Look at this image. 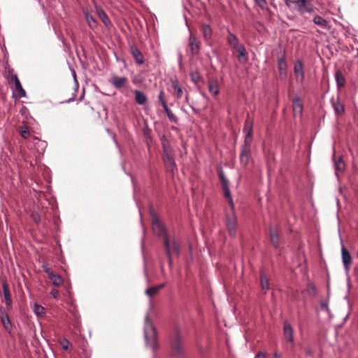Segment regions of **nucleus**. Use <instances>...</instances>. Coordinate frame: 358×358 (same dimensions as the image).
Here are the masks:
<instances>
[{
  "mask_svg": "<svg viewBox=\"0 0 358 358\" xmlns=\"http://www.w3.org/2000/svg\"><path fill=\"white\" fill-rule=\"evenodd\" d=\"M171 355L173 357L180 358L185 354L184 341L179 331L171 339Z\"/></svg>",
  "mask_w": 358,
  "mask_h": 358,
  "instance_id": "f257e3e1",
  "label": "nucleus"
},
{
  "mask_svg": "<svg viewBox=\"0 0 358 358\" xmlns=\"http://www.w3.org/2000/svg\"><path fill=\"white\" fill-rule=\"evenodd\" d=\"M144 334L147 345L151 348L153 350H156L158 347L157 342V331L153 324L149 321L148 317H146Z\"/></svg>",
  "mask_w": 358,
  "mask_h": 358,
  "instance_id": "f03ea898",
  "label": "nucleus"
},
{
  "mask_svg": "<svg viewBox=\"0 0 358 358\" xmlns=\"http://www.w3.org/2000/svg\"><path fill=\"white\" fill-rule=\"evenodd\" d=\"M164 245L166 250V253L169 259L170 266L172 264V255L180 254V243L175 238H170L168 236H164Z\"/></svg>",
  "mask_w": 358,
  "mask_h": 358,
  "instance_id": "7ed1b4c3",
  "label": "nucleus"
},
{
  "mask_svg": "<svg viewBox=\"0 0 358 358\" xmlns=\"http://www.w3.org/2000/svg\"><path fill=\"white\" fill-rule=\"evenodd\" d=\"M229 206H230V208L227 212V214H226V224H227L229 234L231 236H234L236 233L237 219H236V214L234 213V203L232 202V205H229Z\"/></svg>",
  "mask_w": 358,
  "mask_h": 358,
  "instance_id": "20e7f679",
  "label": "nucleus"
},
{
  "mask_svg": "<svg viewBox=\"0 0 358 358\" xmlns=\"http://www.w3.org/2000/svg\"><path fill=\"white\" fill-rule=\"evenodd\" d=\"M292 4L294 6L293 8L301 14L313 12V8L308 0H290V8H292Z\"/></svg>",
  "mask_w": 358,
  "mask_h": 358,
  "instance_id": "39448f33",
  "label": "nucleus"
},
{
  "mask_svg": "<svg viewBox=\"0 0 358 358\" xmlns=\"http://www.w3.org/2000/svg\"><path fill=\"white\" fill-rule=\"evenodd\" d=\"M283 336L285 341L289 343L291 347L293 348L294 345V329L287 321L285 322L283 324Z\"/></svg>",
  "mask_w": 358,
  "mask_h": 358,
  "instance_id": "423d86ee",
  "label": "nucleus"
},
{
  "mask_svg": "<svg viewBox=\"0 0 358 358\" xmlns=\"http://www.w3.org/2000/svg\"><path fill=\"white\" fill-rule=\"evenodd\" d=\"M152 230L155 234L158 236H162L164 239V236H167L164 226L160 223L156 216H153L152 218Z\"/></svg>",
  "mask_w": 358,
  "mask_h": 358,
  "instance_id": "0eeeda50",
  "label": "nucleus"
},
{
  "mask_svg": "<svg viewBox=\"0 0 358 358\" xmlns=\"http://www.w3.org/2000/svg\"><path fill=\"white\" fill-rule=\"evenodd\" d=\"M250 143H244V145L242 146L241 153L240 155L241 163L245 166L248 165L250 159Z\"/></svg>",
  "mask_w": 358,
  "mask_h": 358,
  "instance_id": "6e6552de",
  "label": "nucleus"
},
{
  "mask_svg": "<svg viewBox=\"0 0 358 358\" xmlns=\"http://www.w3.org/2000/svg\"><path fill=\"white\" fill-rule=\"evenodd\" d=\"M44 271L48 274L52 285L56 287H59L63 284V278L59 275L54 273L50 268L45 267Z\"/></svg>",
  "mask_w": 358,
  "mask_h": 358,
  "instance_id": "1a4fd4ad",
  "label": "nucleus"
},
{
  "mask_svg": "<svg viewBox=\"0 0 358 358\" xmlns=\"http://www.w3.org/2000/svg\"><path fill=\"white\" fill-rule=\"evenodd\" d=\"M294 71L296 82L301 83L304 80V71L303 63L301 61L299 60L295 62Z\"/></svg>",
  "mask_w": 358,
  "mask_h": 358,
  "instance_id": "9d476101",
  "label": "nucleus"
},
{
  "mask_svg": "<svg viewBox=\"0 0 358 358\" xmlns=\"http://www.w3.org/2000/svg\"><path fill=\"white\" fill-rule=\"evenodd\" d=\"M292 108L294 116H301L303 113V103L299 97H295L292 100Z\"/></svg>",
  "mask_w": 358,
  "mask_h": 358,
  "instance_id": "9b49d317",
  "label": "nucleus"
},
{
  "mask_svg": "<svg viewBox=\"0 0 358 358\" xmlns=\"http://www.w3.org/2000/svg\"><path fill=\"white\" fill-rule=\"evenodd\" d=\"M244 131L245 132V143H250L252 135V122L249 119H247L245 122Z\"/></svg>",
  "mask_w": 358,
  "mask_h": 358,
  "instance_id": "f8f14e48",
  "label": "nucleus"
},
{
  "mask_svg": "<svg viewBox=\"0 0 358 358\" xmlns=\"http://www.w3.org/2000/svg\"><path fill=\"white\" fill-rule=\"evenodd\" d=\"M341 255L343 265L345 269L348 270L352 263V257L349 251L345 247L341 249Z\"/></svg>",
  "mask_w": 358,
  "mask_h": 358,
  "instance_id": "ddd939ff",
  "label": "nucleus"
},
{
  "mask_svg": "<svg viewBox=\"0 0 358 358\" xmlns=\"http://www.w3.org/2000/svg\"><path fill=\"white\" fill-rule=\"evenodd\" d=\"M127 83V79L125 77H119L114 76L111 78L110 83L116 88L120 89L124 87Z\"/></svg>",
  "mask_w": 358,
  "mask_h": 358,
  "instance_id": "4468645a",
  "label": "nucleus"
},
{
  "mask_svg": "<svg viewBox=\"0 0 358 358\" xmlns=\"http://www.w3.org/2000/svg\"><path fill=\"white\" fill-rule=\"evenodd\" d=\"M208 90L211 95L217 96L220 93V87L217 80L210 79L208 81Z\"/></svg>",
  "mask_w": 358,
  "mask_h": 358,
  "instance_id": "2eb2a0df",
  "label": "nucleus"
},
{
  "mask_svg": "<svg viewBox=\"0 0 358 358\" xmlns=\"http://www.w3.org/2000/svg\"><path fill=\"white\" fill-rule=\"evenodd\" d=\"M189 51L192 55H196L199 51V41L196 37L190 36L189 38Z\"/></svg>",
  "mask_w": 358,
  "mask_h": 358,
  "instance_id": "dca6fc26",
  "label": "nucleus"
},
{
  "mask_svg": "<svg viewBox=\"0 0 358 358\" xmlns=\"http://www.w3.org/2000/svg\"><path fill=\"white\" fill-rule=\"evenodd\" d=\"M331 103L333 108L334 110V112L336 115H342L344 113V106L343 104L340 101L338 98L331 99Z\"/></svg>",
  "mask_w": 358,
  "mask_h": 358,
  "instance_id": "f3484780",
  "label": "nucleus"
},
{
  "mask_svg": "<svg viewBox=\"0 0 358 358\" xmlns=\"http://www.w3.org/2000/svg\"><path fill=\"white\" fill-rule=\"evenodd\" d=\"M235 50L238 53L237 57L238 61L243 64L246 63L248 61V57L244 45L242 44L241 45L236 48Z\"/></svg>",
  "mask_w": 358,
  "mask_h": 358,
  "instance_id": "a211bd4d",
  "label": "nucleus"
},
{
  "mask_svg": "<svg viewBox=\"0 0 358 358\" xmlns=\"http://www.w3.org/2000/svg\"><path fill=\"white\" fill-rule=\"evenodd\" d=\"M227 40L230 47L234 50L242 45L239 43L238 38L230 31L228 33Z\"/></svg>",
  "mask_w": 358,
  "mask_h": 358,
  "instance_id": "6ab92c4d",
  "label": "nucleus"
},
{
  "mask_svg": "<svg viewBox=\"0 0 358 358\" xmlns=\"http://www.w3.org/2000/svg\"><path fill=\"white\" fill-rule=\"evenodd\" d=\"M222 189H223V192H224V196L226 197V199H227V201L229 203V205H232V197H231V192H230V190H229V183H228V181L227 179H223V181H222Z\"/></svg>",
  "mask_w": 358,
  "mask_h": 358,
  "instance_id": "aec40b11",
  "label": "nucleus"
},
{
  "mask_svg": "<svg viewBox=\"0 0 358 358\" xmlns=\"http://www.w3.org/2000/svg\"><path fill=\"white\" fill-rule=\"evenodd\" d=\"M164 161L166 166L171 170L173 171L175 166V161L173 155V152H167L164 155Z\"/></svg>",
  "mask_w": 358,
  "mask_h": 358,
  "instance_id": "412c9836",
  "label": "nucleus"
},
{
  "mask_svg": "<svg viewBox=\"0 0 358 358\" xmlns=\"http://www.w3.org/2000/svg\"><path fill=\"white\" fill-rule=\"evenodd\" d=\"M2 287L3 290L5 303L8 307H10L12 305V299L10 291L8 289V286L6 282H3Z\"/></svg>",
  "mask_w": 358,
  "mask_h": 358,
  "instance_id": "4be33fe9",
  "label": "nucleus"
},
{
  "mask_svg": "<svg viewBox=\"0 0 358 358\" xmlns=\"http://www.w3.org/2000/svg\"><path fill=\"white\" fill-rule=\"evenodd\" d=\"M14 85H15V92H16L17 96L20 98L25 97L26 96V92L23 89L22 86V85H21V83L20 82V80L18 79L17 77H15Z\"/></svg>",
  "mask_w": 358,
  "mask_h": 358,
  "instance_id": "5701e85b",
  "label": "nucleus"
},
{
  "mask_svg": "<svg viewBox=\"0 0 358 358\" xmlns=\"http://www.w3.org/2000/svg\"><path fill=\"white\" fill-rule=\"evenodd\" d=\"M270 238L271 244L275 247L278 248L280 244L279 234L275 229H271Z\"/></svg>",
  "mask_w": 358,
  "mask_h": 358,
  "instance_id": "b1692460",
  "label": "nucleus"
},
{
  "mask_svg": "<svg viewBox=\"0 0 358 358\" xmlns=\"http://www.w3.org/2000/svg\"><path fill=\"white\" fill-rule=\"evenodd\" d=\"M135 94V101L137 103L140 105H143L147 102V96L146 95L139 90H136L134 92Z\"/></svg>",
  "mask_w": 358,
  "mask_h": 358,
  "instance_id": "393cba45",
  "label": "nucleus"
},
{
  "mask_svg": "<svg viewBox=\"0 0 358 358\" xmlns=\"http://www.w3.org/2000/svg\"><path fill=\"white\" fill-rule=\"evenodd\" d=\"M287 63L285 57L279 58L278 60V67L280 76H286L287 74Z\"/></svg>",
  "mask_w": 358,
  "mask_h": 358,
  "instance_id": "a878e982",
  "label": "nucleus"
},
{
  "mask_svg": "<svg viewBox=\"0 0 358 358\" xmlns=\"http://www.w3.org/2000/svg\"><path fill=\"white\" fill-rule=\"evenodd\" d=\"M33 140L34 141H36L34 143V146H35L36 149L37 150V151L38 152H43L47 146L46 142L43 141H41L37 137H34Z\"/></svg>",
  "mask_w": 358,
  "mask_h": 358,
  "instance_id": "bb28decb",
  "label": "nucleus"
},
{
  "mask_svg": "<svg viewBox=\"0 0 358 358\" xmlns=\"http://www.w3.org/2000/svg\"><path fill=\"white\" fill-rule=\"evenodd\" d=\"M164 287V284H162L158 286H154V287H149L146 289L145 294L148 296L152 297V296H155L156 294H157L158 292H159V290L161 289H162Z\"/></svg>",
  "mask_w": 358,
  "mask_h": 358,
  "instance_id": "cd10ccee",
  "label": "nucleus"
},
{
  "mask_svg": "<svg viewBox=\"0 0 358 358\" xmlns=\"http://www.w3.org/2000/svg\"><path fill=\"white\" fill-rule=\"evenodd\" d=\"M131 52H132V55L134 57L136 63H138V64H143L144 63L143 56L142 53L141 52V51L138 48H132Z\"/></svg>",
  "mask_w": 358,
  "mask_h": 358,
  "instance_id": "c85d7f7f",
  "label": "nucleus"
},
{
  "mask_svg": "<svg viewBox=\"0 0 358 358\" xmlns=\"http://www.w3.org/2000/svg\"><path fill=\"white\" fill-rule=\"evenodd\" d=\"M313 22L322 29L328 28L327 21L320 15H316L314 17Z\"/></svg>",
  "mask_w": 358,
  "mask_h": 358,
  "instance_id": "c756f323",
  "label": "nucleus"
},
{
  "mask_svg": "<svg viewBox=\"0 0 358 358\" xmlns=\"http://www.w3.org/2000/svg\"><path fill=\"white\" fill-rule=\"evenodd\" d=\"M334 167L336 173L338 172H343L345 170V164L341 157L334 159Z\"/></svg>",
  "mask_w": 358,
  "mask_h": 358,
  "instance_id": "7c9ffc66",
  "label": "nucleus"
},
{
  "mask_svg": "<svg viewBox=\"0 0 358 358\" xmlns=\"http://www.w3.org/2000/svg\"><path fill=\"white\" fill-rule=\"evenodd\" d=\"M85 17L88 26L94 29L97 27V22L93 16L88 12H85Z\"/></svg>",
  "mask_w": 358,
  "mask_h": 358,
  "instance_id": "2f4dec72",
  "label": "nucleus"
},
{
  "mask_svg": "<svg viewBox=\"0 0 358 358\" xmlns=\"http://www.w3.org/2000/svg\"><path fill=\"white\" fill-rule=\"evenodd\" d=\"M335 78L338 88H341L344 86L345 80L341 71H336Z\"/></svg>",
  "mask_w": 358,
  "mask_h": 358,
  "instance_id": "473e14b6",
  "label": "nucleus"
},
{
  "mask_svg": "<svg viewBox=\"0 0 358 358\" xmlns=\"http://www.w3.org/2000/svg\"><path fill=\"white\" fill-rule=\"evenodd\" d=\"M201 30L203 34V37L206 41H208L212 37V29L208 24H203L201 26Z\"/></svg>",
  "mask_w": 358,
  "mask_h": 358,
  "instance_id": "72a5a7b5",
  "label": "nucleus"
},
{
  "mask_svg": "<svg viewBox=\"0 0 358 358\" xmlns=\"http://www.w3.org/2000/svg\"><path fill=\"white\" fill-rule=\"evenodd\" d=\"M171 86L174 90V92L176 94V96L178 99H180L182 96V90L181 87L179 86L177 80H171Z\"/></svg>",
  "mask_w": 358,
  "mask_h": 358,
  "instance_id": "f704fd0d",
  "label": "nucleus"
},
{
  "mask_svg": "<svg viewBox=\"0 0 358 358\" xmlns=\"http://www.w3.org/2000/svg\"><path fill=\"white\" fill-rule=\"evenodd\" d=\"M96 12H97L99 17L103 22V24L105 25H108V24L110 23V20H109V18L108 17L107 15L106 14V13L100 8H96Z\"/></svg>",
  "mask_w": 358,
  "mask_h": 358,
  "instance_id": "c9c22d12",
  "label": "nucleus"
},
{
  "mask_svg": "<svg viewBox=\"0 0 358 358\" xmlns=\"http://www.w3.org/2000/svg\"><path fill=\"white\" fill-rule=\"evenodd\" d=\"M19 133L24 139H28L31 137V133L27 126H20Z\"/></svg>",
  "mask_w": 358,
  "mask_h": 358,
  "instance_id": "e433bc0d",
  "label": "nucleus"
},
{
  "mask_svg": "<svg viewBox=\"0 0 358 358\" xmlns=\"http://www.w3.org/2000/svg\"><path fill=\"white\" fill-rule=\"evenodd\" d=\"M33 311L37 316L43 317L45 315V308L39 304L35 303L34 305Z\"/></svg>",
  "mask_w": 358,
  "mask_h": 358,
  "instance_id": "4c0bfd02",
  "label": "nucleus"
},
{
  "mask_svg": "<svg viewBox=\"0 0 358 358\" xmlns=\"http://www.w3.org/2000/svg\"><path fill=\"white\" fill-rule=\"evenodd\" d=\"M261 287L265 292L269 289L268 280L262 273L261 274Z\"/></svg>",
  "mask_w": 358,
  "mask_h": 358,
  "instance_id": "58836bf2",
  "label": "nucleus"
},
{
  "mask_svg": "<svg viewBox=\"0 0 358 358\" xmlns=\"http://www.w3.org/2000/svg\"><path fill=\"white\" fill-rule=\"evenodd\" d=\"M164 111L166 112L167 116L169 117V120L173 122L176 121V117L174 114L172 113V112L169 110L168 106L163 107Z\"/></svg>",
  "mask_w": 358,
  "mask_h": 358,
  "instance_id": "ea45409f",
  "label": "nucleus"
},
{
  "mask_svg": "<svg viewBox=\"0 0 358 358\" xmlns=\"http://www.w3.org/2000/svg\"><path fill=\"white\" fill-rule=\"evenodd\" d=\"M158 99H159L160 103L162 104V107H165L167 106L166 101L164 97V92L162 90H160V92H159V94L158 96Z\"/></svg>",
  "mask_w": 358,
  "mask_h": 358,
  "instance_id": "a19ab883",
  "label": "nucleus"
},
{
  "mask_svg": "<svg viewBox=\"0 0 358 358\" xmlns=\"http://www.w3.org/2000/svg\"><path fill=\"white\" fill-rule=\"evenodd\" d=\"M255 1L262 10H265L266 8L267 3L266 0H255Z\"/></svg>",
  "mask_w": 358,
  "mask_h": 358,
  "instance_id": "79ce46f5",
  "label": "nucleus"
},
{
  "mask_svg": "<svg viewBox=\"0 0 358 358\" xmlns=\"http://www.w3.org/2000/svg\"><path fill=\"white\" fill-rule=\"evenodd\" d=\"M2 322H3L4 327L6 329H8L11 326L10 320L7 315L5 317L2 318Z\"/></svg>",
  "mask_w": 358,
  "mask_h": 358,
  "instance_id": "37998d69",
  "label": "nucleus"
},
{
  "mask_svg": "<svg viewBox=\"0 0 358 358\" xmlns=\"http://www.w3.org/2000/svg\"><path fill=\"white\" fill-rule=\"evenodd\" d=\"M162 145H163L164 155L166 154L167 152H173L171 148L169 145L168 142L164 141L162 143Z\"/></svg>",
  "mask_w": 358,
  "mask_h": 358,
  "instance_id": "c03bdc74",
  "label": "nucleus"
},
{
  "mask_svg": "<svg viewBox=\"0 0 358 358\" xmlns=\"http://www.w3.org/2000/svg\"><path fill=\"white\" fill-rule=\"evenodd\" d=\"M307 291L308 292V293L310 294H315V286L311 284V283H309L308 285H307Z\"/></svg>",
  "mask_w": 358,
  "mask_h": 358,
  "instance_id": "a18cd8bd",
  "label": "nucleus"
},
{
  "mask_svg": "<svg viewBox=\"0 0 358 358\" xmlns=\"http://www.w3.org/2000/svg\"><path fill=\"white\" fill-rule=\"evenodd\" d=\"M60 344L62 345V348L65 350H68L69 348V341L67 340V339H63L61 342H60Z\"/></svg>",
  "mask_w": 358,
  "mask_h": 358,
  "instance_id": "49530a36",
  "label": "nucleus"
},
{
  "mask_svg": "<svg viewBox=\"0 0 358 358\" xmlns=\"http://www.w3.org/2000/svg\"><path fill=\"white\" fill-rule=\"evenodd\" d=\"M15 77H17V76L13 73V70L9 71V76L8 78L9 81L15 83Z\"/></svg>",
  "mask_w": 358,
  "mask_h": 358,
  "instance_id": "de8ad7c7",
  "label": "nucleus"
},
{
  "mask_svg": "<svg viewBox=\"0 0 358 358\" xmlns=\"http://www.w3.org/2000/svg\"><path fill=\"white\" fill-rule=\"evenodd\" d=\"M50 294L52 296L53 298L57 299L59 296V291L56 289H52L50 292Z\"/></svg>",
  "mask_w": 358,
  "mask_h": 358,
  "instance_id": "09e8293b",
  "label": "nucleus"
},
{
  "mask_svg": "<svg viewBox=\"0 0 358 358\" xmlns=\"http://www.w3.org/2000/svg\"><path fill=\"white\" fill-rule=\"evenodd\" d=\"M266 352H259L255 357V358H266Z\"/></svg>",
  "mask_w": 358,
  "mask_h": 358,
  "instance_id": "8fccbe9b",
  "label": "nucleus"
},
{
  "mask_svg": "<svg viewBox=\"0 0 358 358\" xmlns=\"http://www.w3.org/2000/svg\"><path fill=\"white\" fill-rule=\"evenodd\" d=\"M32 217H33V220L36 222H39V221H40V216H39V215H38V214H33Z\"/></svg>",
  "mask_w": 358,
  "mask_h": 358,
  "instance_id": "3c124183",
  "label": "nucleus"
},
{
  "mask_svg": "<svg viewBox=\"0 0 358 358\" xmlns=\"http://www.w3.org/2000/svg\"><path fill=\"white\" fill-rule=\"evenodd\" d=\"M272 358H281V356L278 352H275Z\"/></svg>",
  "mask_w": 358,
  "mask_h": 358,
  "instance_id": "603ef678",
  "label": "nucleus"
},
{
  "mask_svg": "<svg viewBox=\"0 0 358 358\" xmlns=\"http://www.w3.org/2000/svg\"><path fill=\"white\" fill-rule=\"evenodd\" d=\"M285 3V5L290 8V0H284Z\"/></svg>",
  "mask_w": 358,
  "mask_h": 358,
  "instance_id": "864d4df0",
  "label": "nucleus"
},
{
  "mask_svg": "<svg viewBox=\"0 0 358 358\" xmlns=\"http://www.w3.org/2000/svg\"><path fill=\"white\" fill-rule=\"evenodd\" d=\"M220 180L221 181H223V179H226L225 176H224L223 173H220Z\"/></svg>",
  "mask_w": 358,
  "mask_h": 358,
  "instance_id": "5fc2aeb1",
  "label": "nucleus"
},
{
  "mask_svg": "<svg viewBox=\"0 0 358 358\" xmlns=\"http://www.w3.org/2000/svg\"><path fill=\"white\" fill-rule=\"evenodd\" d=\"M75 85H76V88L74 89L75 91L77 90V87H78V83H77V80L75 79Z\"/></svg>",
  "mask_w": 358,
  "mask_h": 358,
  "instance_id": "6e6d98bb",
  "label": "nucleus"
},
{
  "mask_svg": "<svg viewBox=\"0 0 358 358\" xmlns=\"http://www.w3.org/2000/svg\"><path fill=\"white\" fill-rule=\"evenodd\" d=\"M73 99H74V96H73L72 98L69 99V101H73Z\"/></svg>",
  "mask_w": 358,
  "mask_h": 358,
  "instance_id": "4d7b16f0",
  "label": "nucleus"
},
{
  "mask_svg": "<svg viewBox=\"0 0 358 358\" xmlns=\"http://www.w3.org/2000/svg\"><path fill=\"white\" fill-rule=\"evenodd\" d=\"M136 81H137V79L134 80H133V83H136Z\"/></svg>",
  "mask_w": 358,
  "mask_h": 358,
  "instance_id": "13d9d810",
  "label": "nucleus"
},
{
  "mask_svg": "<svg viewBox=\"0 0 358 358\" xmlns=\"http://www.w3.org/2000/svg\"><path fill=\"white\" fill-rule=\"evenodd\" d=\"M136 81H137V79L134 80H133V83H136Z\"/></svg>",
  "mask_w": 358,
  "mask_h": 358,
  "instance_id": "bf43d9fd",
  "label": "nucleus"
},
{
  "mask_svg": "<svg viewBox=\"0 0 358 358\" xmlns=\"http://www.w3.org/2000/svg\"><path fill=\"white\" fill-rule=\"evenodd\" d=\"M357 257H358V251H357Z\"/></svg>",
  "mask_w": 358,
  "mask_h": 358,
  "instance_id": "052dcab7",
  "label": "nucleus"
}]
</instances>
